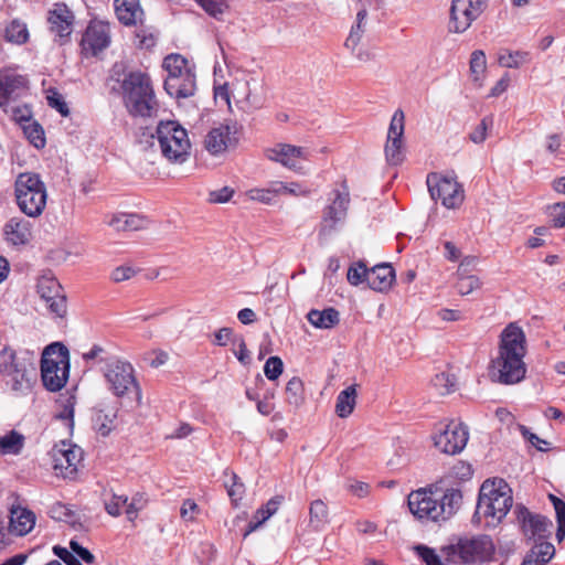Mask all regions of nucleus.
Here are the masks:
<instances>
[{
	"mask_svg": "<svg viewBox=\"0 0 565 565\" xmlns=\"http://www.w3.org/2000/svg\"><path fill=\"white\" fill-rule=\"evenodd\" d=\"M525 333L515 323L508 324L500 335L499 354L492 360L491 374L502 384H515L525 377Z\"/></svg>",
	"mask_w": 565,
	"mask_h": 565,
	"instance_id": "obj_1",
	"label": "nucleus"
},
{
	"mask_svg": "<svg viewBox=\"0 0 565 565\" xmlns=\"http://www.w3.org/2000/svg\"><path fill=\"white\" fill-rule=\"evenodd\" d=\"M513 504L512 490L503 479L486 480L480 488L472 523L483 527H495L505 518Z\"/></svg>",
	"mask_w": 565,
	"mask_h": 565,
	"instance_id": "obj_2",
	"label": "nucleus"
},
{
	"mask_svg": "<svg viewBox=\"0 0 565 565\" xmlns=\"http://www.w3.org/2000/svg\"><path fill=\"white\" fill-rule=\"evenodd\" d=\"M110 92L122 96L125 107L131 116L151 117L158 111L152 82L145 72L129 71L121 89L111 86Z\"/></svg>",
	"mask_w": 565,
	"mask_h": 565,
	"instance_id": "obj_3",
	"label": "nucleus"
},
{
	"mask_svg": "<svg viewBox=\"0 0 565 565\" xmlns=\"http://www.w3.org/2000/svg\"><path fill=\"white\" fill-rule=\"evenodd\" d=\"M495 545L486 534L459 537L456 543L441 548L446 562L454 564H482L490 562L494 555Z\"/></svg>",
	"mask_w": 565,
	"mask_h": 565,
	"instance_id": "obj_4",
	"label": "nucleus"
},
{
	"mask_svg": "<svg viewBox=\"0 0 565 565\" xmlns=\"http://www.w3.org/2000/svg\"><path fill=\"white\" fill-rule=\"evenodd\" d=\"M14 196L20 211L29 217L40 216L47 200L45 183L34 172L20 173L14 182Z\"/></svg>",
	"mask_w": 565,
	"mask_h": 565,
	"instance_id": "obj_5",
	"label": "nucleus"
},
{
	"mask_svg": "<svg viewBox=\"0 0 565 565\" xmlns=\"http://www.w3.org/2000/svg\"><path fill=\"white\" fill-rule=\"evenodd\" d=\"M0 374L7 385L19 394H28L36 377V369L31 361L20 359L9 345L0 348Z\"/></svg>",
	"mask_w": 565,
	"mask_h": 565,
	"instance_id": "obj_6",
	"label": "nucleus"
},
{
	"mask_svg": "<svg viewBox=\"0 0 565 565\" xmlns=\"http://www.w3.org/2000/svg\"><path fill=\"white\" fill-rule=\"evenodd\" d=\"M70 374L68 349L54 342L47 345L41 359V377L43 385L51 392H57L64 387Z\"/></svg>",
	"mask_w": 565,
	"mask_h": 565,
	"instance_id": "obj_7",
	"label": "nucleus"
},
{
	"mask_svg": "<svg viewBox=\"0 0 565 565\" xmlns=\"http://www.w3.org/2000/svg\"><path fill=\"white\" fill-rule=\"evenodd\" d=\"M104 376L108 388L117 397L135 395L137 405L141 404V388L135 376L134 366L118 358H108L105 360Z\"/></svg>",
	"mask_w": 565,
	"mask_h": 565,
	"instance_id": "obj_8",
	"label": "nucleus"
},
{
	"mask_svg": "<svg viewBox=\"0 0 565 565\" xmlns=\"http://www.w3.org/2000/svg\"><path fill=\"white\" fill-rule=\"evenodd\" d=\"M156 136L162 156L177 163L184 162L190 152V140L186 130L177 121H160L156 129Z\"/></svg>",
	"mask_w": 565,
	"mask_h": 565,
	"instance_id": "obj_9",
	"label": "nucleus"
},
{
	"mask_svg": "<svg viewBox=\"0 0 565 565\" xmlns=\"http://www.w3.org/2000/svg\"><path fill=\"white\" fill-rule=\"evenodd\" d=\"M330 203L322 210L319 225V236L328 237L343 224L350 206V192L345 183L342 189H335L329 194Z\"/></svg>",
	"mask_w": 565,
	"mask_h": 565,
	"instance_id": "obj_10",
	"label": "nucleus"
},
{
	"mask_svg": "<svg viewBox=\"0 0 565 565\" xmlns=\"http://www.w3.org/2000/svg\"><path fill=\"white\" fill-rule=\"evenodd\" d=\"M428 191L433 200H440L447 209H455L463 201V190L452 175H441L433 172L426 180Z\"/></svg>",
	"mask_w": 565,
	"mask_h": 565,
	"instance_id": "obj_11",
	"label": "nucleus"
},
{
	"mask_svg": "<svg viewBox=\"0 0 565 565\" xmlns=\"http://www.w3.org/2000/svg\"><path fill=\"white\" fill-rule=\"evenodd\" d=\"M516 522L527 540L536 542L547 541L552 535L553 522L545 515L533 513L522 504L514 509Z\"/></svg>",
	"mask_w": 565,
	"mask_h": 565,
	"instance_id": "obj_12",
	"label": "nucleus"
},
{
	"mask_svg": "<svg viewBox=\"0 0 565 565\" xmlns=\"http://www.w3.org/2000/svg\"><path fill=\"white\" fill-rule=\"evenodd\" d=\"M489 0H452L449 31L462 33L470 28L488 7Z\"/></svg>",
	"mask_w": 565,
	"mask_h": 565,
	"instance_id": "obj_13",
	"label": "nucleus"
},
{
	"mask_svg": "<svg viewBox=\"0 0 565 565\" xmlns=\"http://www.w3.org/2000/svg\"><path fill=\"white\" fill-rule=\"evenodd\" d=\"M468 428L462 423L449 422L434 437V444L441 452L457 455L468 443Z\"/></svg>",
	"mask_w": 565,
	"mask_h": 565,
	"instance_id": "obj_14",
	"label": "nucleus"
},
{
	"mask_svg": "<svg viewBox=\"0 0 565 565\" xmlns=\"http://www.w3.org/2000/svg\"><path fill=\"white\" fill-rule=\"evenodd\" d=\"M36 289L52 313L57 317H63L66 313V296L55 277L50 275L41 276L38 280Z\"/></svg>",
	"mask_w": 565,
	"mask_h": 565,
	"instance_id": "obj_15",
	"label": "nucleus"
},
{
	"mask_svg": "<svg viewBox=\"0 0 565 565\" xmlns=\"http://www.w3.org/2000/svg\"><path fill=\"white\" fill-rule=\"evenodd\" d=\"M110 44L109 24L93 20L88 23L81 40L82 52L85 56H96Z\"/></svg>",
	"mask_w": 565,
	"mask_h": 565,
	"instance_id": "obj_16",
	"label": "nucleus"
},
{
	"mask_svg": "<svg viewBox=\"0 0 565 565\" xmlns=\"http://www.w3.org/2000/svg\"><path fill=\"white\" fill-rule=\"evenodd\" d=\"M266 157L271 161L279 162L289 170L298 172L302 169L301 162L309 159L310 151L303 147L277 143L266 150Z\"/></svg>",
	"mask_w": 565,
	"mask_h": 565,
	"instance_id": "obj_17",
	"label": "nucleus"
},
{
	"mask_svg": "<svg viewBox=\"0 0 565 565\" xmlns=\"http://www.w3.org/2000/svg\"><path fill=\"white\" fill-rule=\"evenodd\" d=\"M409 511L418 519L439 521L438 491L417 490L408 495Z\"/></svg>",
	"mask_w": 565,
	"mask_h": 565,
	"instance_id": "obj_18",
	"label": "nucleus"
},
{
	"mask_svg": "<svg viewBox=\"0 0 565 565\" xmlns=\"http://www.w3.org/2000/svg\"><path fill=\"white\" fill-rule=\"evenodd\" d=\"M28 89V79L20 74L0 72V108L15 100Z\"/></svg>",
	"mask_w": 565,
	"mask_h": 565,
	"instance_id": "obj_19",
	"label": "nucleus"
},
{
	"mask_svg": "<svg viewBox=\"0 0 565 565\" xmlns=\"http://www.w3.org/2000/svg\"><path fill=\"white\" fill-rule=\"evenodd\" d=\"M52 458L55 470L72 475L77 469V463L82 459V452L78 447L62 441L52 449Z\"/></svg>",
	"mask_w": 565,
	"mask_h": 565,
	"instance_id": "obj_20",
	"label": "nucleus"
},
{
	"mask_svg": "<svg viewBox=\"0 0 565 565\" xmlns=\"http://www.w3.org/2000/svg\"><path fill=\"white\" fill-rule=\"evenodd\" d=\"M236 127L235 125L221 124L212 128L205 137V148L212 154H217L224 151L228 146L236 142Z\"/></svg>",
	"mask_w": 565,
	"mask_h": 565,
	"instance_id": "obj_21",
	"label": "nucleus"
},
{
	"mask_svg": "<svg viewBox=\"0 0 565 565\" xmlns=\"http://www.w3.org/2000/svg\"><path fill=\"white\" fill-rule=\"evenodd\" d=\"M49 22L51 23L52 32L60 38H68L72 33L74 14L66 4L58 3L50 11Z\"/></svg>",
	"mask_w": 565,
	"mask_h": 565,
	"instance_id": "obj_22",
	"label": "nucleus"
},
{
	"mask_svg": "<svg viewBox=\"0 0 565 565\" xmlns=\"http://www.w3.org/2000/svg\"><path fill=\"white\" fill-rule=\"evenodd\" d=\"M164 90L174 98H188L195 93V75L194 73H185L181 77H167L163 84Z\"/></svg>",
	"mask_w": 565,
	"mask_h": 565,
	"instance_id": "obj_23",
	"label": "nucleus"
},
{
	"mask_svg": "<svg viewBox=\"0 0 565 565\" xmlns=\"http://www.w3.org/2000/svg\"><path fill=\"white\" fill-rule=\"evenodd\" d=\"M395 281V270L391 264L383 263L369 269L367 286L380 292L391 289Z\"/></svg>",
	"mask_w": 565,
	"mask_h": 565,
	"instance_id": "obj_24",
	"label": "nucleus"
},
{
	"mask_svg": "<svg viewBox=\"0 0 565 565\" xmlns=\"http://www.w3.org/2000/svg\"><path fill=\"white\" fill-rule=\"evenodd\" d=\"M3 232L7 241L15 246L26 245L32 237L31 223L22 217L10 218Z\"/></svg>",
	"mask_w": 565,
	"mask_h": 565,
	"instance_id": "obj_25",
	"label": "nucleus"
},
{
	"mask_svg": "<svg viewBox=\"0 0 565 565\" xmlns=\"http://www.w3.org/2000/svg\"><path fill=\"white\" fill-rule=\"evenodd\" d=\"M10 531L17 535H25L35 525V514L25 508L12 505L10 509Z\"/></svg>",
	"mask_w": 565,
	"mask_h": 565,
	"instance_id": "obj_26",
	"label": "nucleus"
},
{
	"mask_svg": "<svg viewBox=\"0 0 565 565\" xmlns=\"http://www.w3.org/2000/svg\"><path fill=\"white\" fill-rule=\"evenodd\" d=\"M116 17L124 25H136L143 14L139 0H114Z\"/></svg>",
	"mask_w": 565,
	"mask_h": 565,
	"instance_id": "obj_27",
	"label": "nucleus"
},
{
	"mask_svg": "<svg viewBox=\"0 0 565 565\" xmlns=\"http://www.w3.org/2000/svg\"><path fill=\"white\" fill-rule=\"evenodd\" d=\"M462 494L458 489H447L445 492H438V516L439 520H447L452 516L460 508Z\"/></svg>",
	"mask_w": 565,
	"mask_h": 565,
	"instance_id": "obj_28",
	"label": "nucleus"
},
{
	"mask_svg": "<svg viewBox=\"0 0 565 565\" xmlns=\"http://www.w3.org/2000/svg\"><path fill=\"white\" fill-rule=\"evenodd\" d=\"M555 554V547L547 541L536 542L525 555L521 565H545Z\"/></svg>",
	"mask_w": 565,
	"mask_h": 565,
	"instance_id": "obj_29",
	"label": "nucleus"
},
{
	"mask_svg": "<svg viewBox=\"0 0 565 565\" xmlns=\"http://www.w3.org/2000/svg\"><path fill=\"white\" fill-rule=\"evenodd\" d=\"M307 319L316 328L331 329L340 322V313L332 307L323 310L311 309L307 313Z\"/></svg>",
	"mask_w": 565,
	"mask_h": 565,
	"instance_id": "obj_30",
	"label": "nucleus"
},
{
	"mask_svg": "<svg viewBox=\"0 0 565 565\" xmlns=\"http://www.w3.org/2000/svg\"><path fill=\"white\" fill-rule=\"evenodd\" d=\"M109 225L116 231H139L146 227L147 220L137 213H118L111 217Z\"/></svg>",
	"mask_w": 565,
	"mask_h": 565,
	"instance_id": "obj_31",
	"label": "nucleus"
},
{
	"mask_svg": "<svg viewBox=\"0 0 565 565\" xmlns=\"http://www.w3.org/2000/svg\"><path fill=\"white\" fill-rule=\"evenodd\" d=\"M356 404V388L355 385H350L341 391L335 402V413L341 418H347L352 414Z\"/></svg>",
	"mask_w": 565,
	"mask_h": 565,
	"instance_id": "obj_32",
	"label": "nucleus"
},
{
	"mask_svg": "<svg viewBox=\"0 0 565 565\" xmlns=\"http://www.w3.org/2000/svg\"><path fill=\"white\" fill-rule=\"evenodd\" d=\"M367 17V10L365 8H361L356 13V21L352 25L349 36L344 42V46L350 50L352 53L355 52L361 39L365 32V19Z\"/></svg>",
	"mask_w": 565,
	"mask_h": 565,
	"instance_id": "obj_33",
	"label": "nucleus"
},
{
	"mask_svg": "<svg viewBox=\"0 0 565 565\" xmlns=\"http://www.w3.org/2000/svg\"><path fill=\"white\" fill-rule=\"evenodd\" d=\"M4 39L18 45L26 43L29 40L26 24L19 20H12L4 30Z\"/></svg>",
	"mask_w": 565,
	"mask_h": 565,
	"instance_id": "obj_34",
	"label": "nucleus"
},
{
	"mask_svg": "<svg viewBox=\"0 0 565 565\" xmlns=\"http://www.w3.org/2000/svg\"><path fill=\"white\" fill-rule=\"evenodd\" d=\"M116 418V409L108 413L104 411H98L93 418L96 431L104 437L108 436L110 431L115 428Z\"/></svg>",
	"mask_w": 565,
	"mask_h": 565,
	"instance_id": "obj_35",
	"label": "nucleus"
},
{
	"mask_svg": "<svg viewBox=\"0 0 565 565\" xmlns=\"http://www.w3.org/2000/svg\"><path fill=\"white\" fill-rule=\"evenodd\" d=\"M24 437L11 430L7 435L0 438V449L2 454L18 455L23 448Z\"/></svg>",
	"mask_w": 565,
	"mask_h": 565,
	"instance_id": "obj_36",
	"label": "nucleus"
},
{
	"mask_svg": "<svg viewBox=\"0 0 565 565\" xmlns=\"http://www.w3.org/2000/svg\"><path fill=\"white\" fill-rule=\"evenodd\" d=\"M22 129L30 143L33 145L36 149H42L45 147L46 140L44 136V129L38 121L32 120L29 124H24Z\"/></svg>",
	"mask_w": 565,
	"mask_h": 565,
	"instance_id": "obj_37",
	"label": "nucleus"
},
{
	"mask_svg": "<svg viewBox=\"0 0 565 565\" xmlns=\"http://www.w3.org/2000/svg\"><path fill=\"white\" fill-rule=\"evenodd\" d=\"M286 401L289 405L298 407L303 402V384L299 377L288 381L285 390Z\"/></svg>",
	"mask_w": 565,
	"mask_h": 565,
	"instance_id": "obj_38",
	"label": "nucleus"
},
{
	"mask_svg": "<svg viewBox=\"0 0 565 565\" xmlns=\"http://www.w3.org/2000/svg\"><path fill=\"white\" fill-rule=\"evenodd\" d=\"M310 524L320 530L328 521V508L322 500H315L310 505Z\"/></svg>",
	"mask_w": 565,
	"mask_h": 565,
	"instance_id": "obj_39",
	"label": "nucleus"
},
{
	"mask_svg": "<svg viewBox=\"0 0 565 565\" xmlns=\"http://www.w3.org/2000/svg\"><path fill=\"white\" fill-rule=\"evenodd\" d=\"M548 499L553 503L556 514V539L558 542H562L565 539V502L554 494H550Z\"/></svg>",
	"mask_w": 565,
	"mask_h": 565,
	"instance_id": "obj_40",
	"label": "nucleus"
},
{
	"mask_svg": "<svg viewBox=\"0 0 565 565\" xmlns=\"http://www.w3.org/2000/svg\"><path fill=\"white\" fill-rule=\"evenodd\" d=\"M367 278L369 268L366 267L364 262L359 260L349 267L347 279L352 286H359L362 282L367 284Z\"/></svg>",
	"mask_w": 565,
	"mask_h": 565,
	"instance_id": "obj_41",
	"label": "nucleus"
},
{
	"mask_svg": "<svg viewBox=\"0 0 565 565\" xmlns=\"http://www.w3.org/2000/svg\"><path fill=\"white\" fill-rule=\"evenodd\" d=\"M385 157L390 164H401L404 160L403 139L387 140L385 145Z\"/></svg>",
	"mask_w": 565,
	"mask_h": 565,
	"instance_id": "obj_42",
	"label": "nucleus"
},
{
	"mask_svg": "<svg viewBox=\"0 0 565 565\" xmlns=\"http://www.w3.org/2000/svg\"><path fill=\"white\" fill-rule=\"evenodd\" d=\"M128 503L129 504H127V509L125 510L126 516L129 521H135L139 511L147 507L148 497L145 492H136Z\"/></svg>",
	"mask_w": 565,
	"mask_h": 565,
	"instance_id": "obj_43",
	"label": "nucleus"
},
{
	"mask_svg": "<svg viewBox=\"0 0 565 565\" xmlns=\"http://www.w3.org/2000/svg\"><path fill=\"white\" fill-rule=\"evenodd\" d=\"M50 514L53 519L67 522L73 526H75V524L78 522V518L75 512L70 507L61 502L52 505Z\"/></svg>",
	"mask_w": 565,
	"mask_h": 565,
	"instance_id": "obj_44",
	"label": "nucleus"
},
{
	"mask_svg": "<svg viewBox=\"0 0 565 565\" xmlns=\"http://www.w3.org/2000/svg\"><path fill=\"white\" fill-rule=\"evenodd\" d=\"M127 64L122 61L116 62L110 68L108 76V85L117 86V88L121 89L122 83L125 78L128 76Z\"/></svg>",
	"mask_w": 565,
	"mask_h": 565,
	"instance_id": "obj_45",
	"label": "nucleus"
},
{
	"mask_svg": "<svg viewBox=\"0 0 565 565\" xmlns=\"http://www.w3.org/2000/svg\"><path fill=\"white\" fill-rule=\"evenodd\" d=\"M404 135V113L401 109H397L388 127L387 140H397L403 139Z\"/></svg>",
	"mask_w": 565,
	"mask_h": 565,
	"instance_id": "obj_46",
	"label": "nucleus"
},
{
	"mask_svg": "<svg viewBox=\"0 0 565 565\" xmlns=\"http://www.w3.org/2000/svg\"><path fill=\"white\" fill-rule=\"evenodd\" d=\"M127 504H129L127 495L113 493L110 499L105 501V510L111 516H119L122 508L127 509Z\"/></svg>",
	"mask_w": 565,
	"mask_h": 565,
	"instance_id": "obj_47",
	"label": "nucleus"
},
{
	"mask_svg": "<svg viewBox=\"0 0 565 565\" xmlns=\"http://www.w3.org/2000/svg\"><path fill=\"white\" fill-rule=\"evenodd\" d=\"M493 125V117L492 116H486L482 118L480 124L475 127V129L469 134V139L473 143H482L487 138V131L489 127H492Z\"/></svg>",
	"mask_w": 565,
	"mask_h": 565,
	"instance_id": "obj_48",
	"label": "nucleus"
},
{
	"mask_svg": "<svg viewBox=\"0 0 565 565\" xmlns=\"http://www.w3.org/2000/svg\"><path fill=\"white\" fill-rule=\"evenodd\" d=\"M231 484H226L227 494L234 507H237L238 502L242 500L245 493V486L239 481L236 473H232L231 476Z\"/></svg>",
	"mask_w": 565,
	"mask_h": 565,
	"instance_id": "obj_49",
	"label": "nucleus"
},
{
	"mask_svg": "<svg viewBox=\"0 0 565 565\" xmlns=\"http://www.w3.org/2000/svg\"><path fill=\"white\" fill-rule=\"evenodd\" d=\"M518 427L523 438L539 451H547L550 449L551 444L547 440L540 438L536 434L530 431V429L524 425L519 424Z\"/></svg>",
	"mask_w": 565,
	"mask_h": 565,
	"instance_id": "obj_50",
	"label": "nucleus"
},
{
	"mask_svg": "<svg viewBox=\"0 0 565 565\" xmlns=\"http://www.w3.org/2000/svg\"><path fill=\"white\" fill-rule=\"evenodd\" d=\"M282 371L284 363L279 356H270L264 365V373L269 381L277 380Z\"/></svg>",
	"mask_w": 565,
	"mask_h": 565,
	"instance_id": "obj_51",
	"label": "nucleus"
},
{
	"mask_svg": "<svg viewBox=\"0 0 565 565\" xmlns=\"http://www.w3.org/2000/svg\"><path fill=\"white\" fill-rule=\"evenodd\" d=\"M527 57L526 52H509L507 54H501L499 56L500 65L508 68H516L521 65V63Z\"/></svg>",
	"mask_w": 565,
	"mask_h": 565,
	"instance_id": "obj_52",
	"label": "nucleus"
},
{
	"mask_svg": "<svg viewBox=\"0 0 565 565\" xmlns=\"http://www.w3.org/2000/svg\"><path fill=\"white\" fill-rule=\"evenodd\" d=\"M415 551L426 565H446L441 562L440 556L431 547L426 545H417L415 546Z\"/></svg>",
	"mask_w": 565,
	"mask_h": 565,
	"instance_id": "obj_53",
	"label": "nucleus"
},
{
	"mask_svg": "<svg viewBox=\"0 0 565 565\" xmlns=\"http://www.w3.org/2000/svg\"><path fill=\"white\" fill-rule=\"evenodd\" d=\"M480 282L476 276L460 277L456 282V290L458 294L466 296L471 294L475 289L479 288Z\"/></svg>",
	"mask_w": 565,
	"mask_h": 565,
	"instance_id": "obj_54",
	"label": "nucleus"
},
{
	"mask_svg": "<svg viewBox=\"0 0 565 565\" xmlns=\"http://www.w3.org/2000/svg\"><path fill=\"white\" fill-rule=\"evenodd\" d=\"M486 65V54L483 51H473L470 58V71L476 75V79L478 78V75L484 72Z\"/></svg>",
	"mask_w": 565,
	"mask_h": 565,
	"instance_id": "obj_55",
	"label": "nucleus"
},
{
	"mask_svg": "<svg viewBox=\"0 0 565 565\" xmlns=\"http://www.w3.org/2000/svg\"><path fill=\"white\" fill-rule=\"evenodd\" d=\"M234 194V190L230 186H224L220 190H214L209 193L210 203H226Z\"/></svg>",
	"mask_w": 565,
	"mask_h": 565,
	"instance_id": "obj_56",
	"label": "nucleus"
},
{
	"mask_svg": "<svg viewBox=\"0 0 565 565\" xmlns=\"http://www.w3.org/2000/svg\"><path fill=\"white\" fill-rule=\"evenodd\" d=\"M232 341L234 344H237V347H238V350L234 352L237 360L244 365L249 364L250 355H249V351L246 348L244 338L242 335L234 337Z\"/></svg>",
	"mask_w": 565,
	"mask_h": 565,
	"instance_id": "obj_57",
	"label": "nucleus"
},
{
	"mask_svg": "<svg viewBox=\"0 0 565 565\" xmlns=\"http://www.w3.org/2000/svg\"><path fill=\"white\" fill-rule=\"evenodd\" d=\"M70 547L76 557H79L86 564H93L95 562V556L84 546H82L77 541L72 540L70 542Z\"/></svg>",
	"mask_w": 565,
	"mask_h": 565,
	"instance_id": "obj_58",
	"label": "nucleus"
},
{
	"mask_svg": "<svg viewBox=\"0 0 565 565\" xmlns=\"http://www.w3.org/2000/svg\"><path fill=\"white\" fill-rule=\"evenodd\" d=\"M53 552L66 565H83L81 561L65 547L56 545L53 547Z\"/></svg>",
	"mask_w": 565,
	"mask_h": 565,
	"instance_id": "obj_59",
	"label": "nucleus"
},
{
	"mask_svg": "<svg viewBox=\"0 0 565 565\" xmlns=\"http://www.w3.org/2000/svg\"><path fill=\"white\" fill-rule=\"evenodd\" d=\"M266 515V512L264 511V508H259L255 514L252 521L248 522L243 536L247 537L252 532L256 531L267 519H264Z\"/></svg>",
	"mask_w": 565,
	"mask_h": 565,
	"instance_id": "obj_60",
	"label": "nucleus"
},
{
	"mask_svg": "<svg viewBox=\"0 0 565 565\" xmlns=\"http://www.w3.org/2000/svg\"><path fill=\"white\" fill-rule=\"evenodd\" d=\"M199 511L198 504L191 500L186 499L183 501L180 515L184 521H193L195 513Z\"/></svg>",
	"mask_w": 565,
	"mask_h": 565,
	"instance_id": "obj_61",
	"label": "nucleus"
},
{
	"mask_svg": "<svg viewBox=\"0 0 565 565\" xmlns=\"http://www.w3.org/2000/svg\"><path fill=\"white\" fill-rule=\"evenodd\" d=\"M136 274V270L130 266H119L115 268L111 273V279L115 282H121L130 279Z\"/></svg>",
	"mask_w": 565,
	"mask_h": 565,
	"instance_id": "obj_62",
	"label": "nucleus"
},
{
	"mask_svg": "<svg viewBox=\"0 0 565 565\" xmlns=\"http://www.w3.org/2000/svg\"><path fill=\"white\" fill-rule=\"evenodd\" d=\"M49 105L52 108H55L62 116L66 117L70 114V109L64 102L62 95L54 93L53 95L47 97Z\"/></svg>",
	"mask_w": 565,
	"mask_h": 565,
	"instance_id": "obj_63",
	"label": "nucleus"
},
{
	"mask_svg": "<svg viewBox=\"0 0 565 565\" xmlns=\"http://www.w3.org/2000/svg\"><path fill=\"white\" fill-rule=\"evenodd\" d=\"M12 118L22 127L24 124L32 121V111L28 106L15 107L12 109Z\"/></svg>",
	"mask_w": 565,
	"mask_h": 565,
	"instance_id": "obj_64",
	"label": "nucleus"
}]
</instances>
